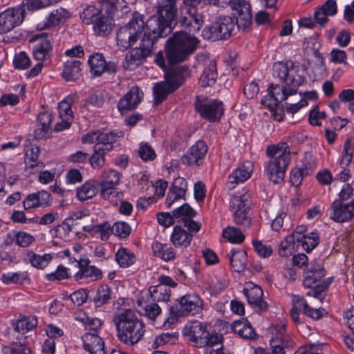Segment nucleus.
Returning <instances> with one entry per match:
<instances>
[{
  "instance_id": "20",
  "label": "nucleus",
  "mask_w": 354,
  "mask_h": 354,
  "mask_svg": "<svg viewBox=\"0 0 354 354\" xmlns=\"http://www.w3.org/2000/svg\"><path fill=\"white\" fill-rule=\"evenodd\" d=\"M207 152V146L203 140L197 141L181 158V161L187 165H200Z\"/></svg>"
},
{
  "instance_id": "15",
  "label": "nucleus",
  "mask_w": 354,
  "mask_h": 354,
  "mask_svg": "<svg viewBox=\"0 0 354 354\" xmlns=\"http://www.w3.org/2000/svg\"><path fill=\"white\" fill-rule=\"evenodd\" d=\"M24 9L9 8L0 13V34L7 33L19 26L24 19Z\"/></svg>"
},
{
  "instance_id": "43",
  "label": "nucleus",
  "mask_w": 354,
  "mask_h": 354,
  "mask_svg": "<svg viewBox=\"0 0 354 354\" xmlns=\"http://www.w3.org/2000/svg\"><path fill=\"white\" fill-rule=\"evenodd\" d=\"M152 250L156 257L160 258L165 261L173 260L176 257V253L171 247L160 242L153 243Z\"/></svg>"
},
{
  "instance_id": "35",
  "label": "nucleus",
  "mask_w": 354,
  "mask_h": 354,
  "mask_svg": "<svg viewBox=\"0 0 354 354\" xmlns=\"http://www.w3.org/2000/svg\"><path fill=\"white\" fill-rule=\"evenodd\" d=\"M217 78L216 64L214 61H209V63L203 69V73L199 78V84L202 87L213 86Z\"/></svg>"
},
{
  "instance_id": "19",
  "label": "nucleus",
  "mask_w": 354,
  "mask_h": 354,
  "mask_svg": "<svg viewBox=\"0 0 354 354\" xmlns=\"http://www.w3.org/2000/svg\"><path fill=\"white\" fill-rule=\"evenodd\" d=\"M233 10L238 13L236 25L239 30L248 31L252 25V13L250 4L246 0H237L233 4Z\"/></svg>"
},
{
  "instance_id": "30",
  "label": "nucleus",
  "mask_w": 354,
  "mask_h": 354,
  "mask_svg": "<svg viewBox=\"0 0 354 354\" xmlns=\"http://www.w3.org/2000/svg\"><path fill=\"white\" fill-rule=\"evenodd\" d=\"M92 24L95 34L97 36L104 37L111 32L113 27V19L109 15L101 12Z\"/></svg>"
},
{
  "instance_id": "36",
  "label": "nucleus",
  "mask_w": 354,
  "mask_h": 354,
  "mask_svg": "<svg viewBox=\"0 0 354 354\" xmlns=\"http://www.w3.org/2000/svg\"><path fill=\"white\" fill-rule=\"evenodd\" d=\"M230 264L235 272H241L247 267V253L243 250H231L228 255Z\"/></svg>"
},
{
  "instance_id": "48",
  "label": "nucleus",
  "mask_w": 354,
  "mask_h": 354,
  "mask_svg": "<svg viewBox=\"0 0 354 354\" xmlns=\"http://www.w3.org/2000/svg\"><path fill=\"white\" fill-rule=\"evenodd\" d=\"M111 299V290L108 285L103 284L100 286L93 299L95 307L99 308L109 303Z\"/></svg>"
},
{
  "instance_id": "51",
  "label": "nucleus",
  "mask_w": 354,
  "mask_h": 354,
  "mask_svg": "<svg viewBox=\"0 0 354 354\" xmlns=\"http://www.w3.org/2000/svg\"><path fill=\"white\" fill-rule=\"evenodd\" d=\"M138 304L141 308L142 315L151 321H155L160 315L161 308L156 303H151L142 306L141 302L138 301Z\"/></svg>"
},
{
  "instance_id": "11",
  "label": "nucleus",
  "mask_w": 354,
  "mask_h": 354,
  "mask_svg": "<svg viewBox=\"0 0 354 354\" xmlns=\"http://www.w3.org/2000/svg\"><path fill=\"white\" fill-rule=\"evenodd\" d=\"M234 19L229 16H221L209 27L203 30V36L214 41L228 39L234 29Z\"/></svg>"
},
{
  "instance_id": "54",
  "label": "nucleus",
  "mask_w": 354,
  "mask_h": 354,
  "mask_svg": "<svg viewBox=\"0 0 354 354\" xmlns=\"http://www.w3.org/2000/svg\"><path fill=\"white\" fill-rule=\"evenodd\" d=\"M174 217L180 218L182 222L189 218H193L196 215V212L187 203L183 204L180 207L173 211Z\"/></svg>"
},
{
  "instance_id": "50",
  "label": "nucleus",
  "mask_w": 354,
  "mask_h": 354,
  "mask_svg": "<svg viewBox=\"0 0 354 354\" xmlns=\"http://www.w3.org/2000/svg\"><path fill=\"white\" fill-rule=\"evenodd\" d=\"M77 99V97L76 95H68L64 100L59 103L58 110L60 118H66V119H73V111L71 110V105Z\"/></svg>"
},
{
  "instance_id": "10",
  "label": "nucleus",
  "mask_w": 354,
  "mask_h": 354,
  "mask_svg": "<svg viewBox=\"0 0 354 354\" xmlns=\"http://www.w3.org/2000/svg\"><path fill=\"white\" fill-rule=\"evenodd\" d=\"M251 205V196L247 192L234 195L230 201V209L233 212L234 221L237 225L249 227L251 219L248 211Z\"/></svg>"
},
{
  "instance_id": "5",
  "label": "nucleus",
  "mask_w": 354,
  "mask_h": 354,
  "mask_svg": "<svg viewBox=\"0 0 354 354\" xmlns=\"http://www.w3.org/2000/svg\"><path fill=\"white\" fill-rule=\"evenodd\" d=\"M266 154L270 158L265 165L267 176L274 183H281L291 158L289 146L286 142L270 145L266 148Z\"/></svg>"
},
{
  "instance_id": "61",
  "label": "nucleus",
  "mask_w": 354,
  "mask_h": 354,
  "mask_svg": "<svg viewBox=\"0 0 354 354\" xmlns=\"http://www.w3.org/2000/svg\"><path fill=\"white\" fill-rule=\"evenodd\" d=\"M346 53L339 48H333L330 53V61L335 64H347Z\"/></svg>"
},
{
  "instance_id": "45",
  "label": "nucleus",
  "mask_w": 354,
  "mask_h": 354,
  "mask_svg": "<svg viewBox=\"0 0 354 354\" xmlns=\"http://www.w3.org/2000/svg\"><path fill=\"white\" fill-rule=\"evenodd\" d=\"M315 168L314 164H310L309 166L305 165L302 168L292 169L290 177L292 185L296 187L300 185L304 177L311 175Z\"/></svg>"
},
{
  "instance_id": "12",
  "label": "nucleus",
  "mask_w": 354,
  "mask_h": 354,
  "mask_svg": "<svg viewBox=\"0 0 354 354\" xmlns=\"http://www.w3.org/2000/svg\"><path fill=\"white\" fill-rule=\"evenodd\" d=\"M120 180V174L114 169H111L102 173L100 188V195L104 199L113 203L114 198L122 196V193L115 189Z\"/></svg>"
},
{
  "instance_id": "28",
  "label": "nucleus",
  "mask_w": 354,
  "mask_h": 354,
  "mask_svg": "<svg viewBox=\"0 0 354 354\" xmlns=\"http://www.w3.org/2000/svg\"><path fill=\"white\" fill-rule=\"evenodd\" d=\"M69 12L63 8L53 10L46 17V20L39 23L37 28L39 30H45L55 28L61 23H64L69 17Z\"/></svg>"
},
{
  "instance_id": "14",
  "label": "nucleus",
  "mask_w": 354,
  "mask_h": 354,
  "mask_svg": "<svg viewBox=\"0 0 354 354\" xmlns=\"http://www.w3.org/2000/svg\"><path fill=\"white\" fill-rule=\"evenodd\" d=\"M202 299L195 294H187L180 298L172 307L177 316H187L199 313L203 307Z\"/></svg>"
},
{
  "instance_id": "7",
  "label": "nucleus",
  "mask_w": 354,
  "mask_h": 354,
  "mask_svg": "<svg viewBox=\"0 0 354 354\" xmlns=\"http://www.w3.org/2000/svg\"><path fill=\"white\" fill-rule=\"evenodd\" d=\"M184 335L188 337V340L198 348L208 350L219 346L222 343V336L216 333H210L206 327L200 322L195 321L187 325L184 328Z\"/></svg>"
},
{
  "instance_id": "44",
  "label": "nucleus",
  "mask_w": 354,
  "mask_h": 354,
  "mask_svg": "<svg viewBox=\"0 0 354 354\" xmlns=\"http://www.w3.org/2000/svg\"><path fill=\"white\" fill-rule=\"evenodd\" d=\"M115 259L121 268H128L136 261L135 254L126 248H120L115 254Z\"/></svg>"
},
{
  "instance_id": "56",
  "label": "nucleus",
  "mask_w": 354,
  "mask_h": 354,
  "mask_svg": "<svg viewBox=\"0 0 354 354\" xmlns=\"http://www.w3.org/2000/svg\"><path fill=\"white\" fill-rule=\"evenodd\" d=\"M13 64L16 68L24 70L30 66V59L25 52L22 51L15 55Z\"/></svg>"
},
{
  "instance_id": "64",
  "label": "nucleus",
  "mask_w": 354,
  "mask_h": 354,
  "mask_svg": "<svg viewBox=\"0 0 354 354\" xmlns=\"http://www.w3.org/2000/svg\"><path fill=\"white\" fill-rule=\"evenodd\" d=\"M87 298V292L84 289H80L70 295L71 301L77 306L83 305L86 301Z\"/></svg>"
},
{
  "instance_id": "37",
  "label": "nucleus",
  "mask_w": 354,
  "mask_h": 354,
  "mask_svg": "<svg viewBox=\"0 0 354 354\" xmlns=\"http://www.w3.org/2000/svg\"><path fill=\"white\" fill-rule=\"evenodd\" d=\"M232 328L235 333H237L243 338L254 339L257 337V333L254 331V329L245 319L234 322Z\"/></svg>"
},
{
  "instance_id": "16",
  "label": "nucleus",
  "mask_w": 354,
  "mask_h": 354,
  "mask_svg": "<svg viewBox=\"0 0 354 354\" xmlns=\"http://www.w3.org/2000/svg\"><path fill=\"white\" fill-rule=\"evenodd\" d=\"M243 294L246 297L248 304L259 313L266 312L268 309V304L263 299V292L261 287L252 282L245 283Z\"/></svg>"
},
{
  "instance_id": "58",
  "label": "nucleus",
  "mask_w": 354,
  "mask_h": 354,
  "mask_svg": "<svg viewBox=\"0 0 354 354\" xmlns=\"http://www.w3.org/2000/svg\"><path fill=\"white\" fill-rule=\"evenodd\" d=\"M138 154L143 161L153 160L156 157L155 151L147 143L141 144L138 151Z\"/></svg>"
},
{
  "instance_id": "25",
  "label": "nucleus",
  "mask_w": 354,
  "mask_h": 354,
  "mask_svg": "<svg viewBox=\"0 0 354 354\" xmlns=\"http://www.w3.org/2000/svg\"><path fill=\"white\" fill-rule=\"evenodd\" d=\"M253 171V165L251 162H245L228 176L227 186L230 189H234L239 183H243L250 178Z\"/></svg>"
},
{
  "instance_id": "8",
  "label": "nucleus",
  "mask_w": 354,
  "mask_h": 354,
  "mask_svg": "<svg viewBox=\"0 0 354 354\" xmlns=\"http://www.w3.org/2000/svg\"><path fill=\"white\" fill-rule=\"evenodd\" d=\"M188 76H189V68L183 66L168 75L164 82L156 84L153 87L155 104L162 103L169 93L174 92L183 84L185 77Z\"/></svg>"
},
{
  "instance_id": "17",
  "label": "nucleus",
  "mask_w": 354,
  "mask_h": 354,
  "mask_svg": "<svg viewBox=\"0 0 354 354\" xmlns=\"http://www.w3.org/2000/svg\"><path fill=\"white\" fill-rule=\"evenodd\" d=\"M307 228L305 225L297 226L292 234L287 236L281 243L279 254L281 257H288L297 250L300 242L304 239Z\"/></svg>"
},
{
  "instance_id": "60",
  "label": "nucleus",
  "mask_w": 354,
  "mask_h": 354,
  "mask_svg": "<svg viewBox=\"0 0 354 354\" xmlns=\"http://www.w3.org/2000/svg\"><path fill=\"white\" fill-rule=\"evenodd\" d=\"M35 241L33 236L25 232H19L15 235V242L20 247H28Z\"/></svg>"
},
{
  "instance_id": "57",
  "label": "nucleus",
  "mask_w": 354,
  "mask_h": 354,
  "mask_svg": "<svg viewBox=\"0 0 354 354\" xmlns=\"http://www.w3.org/2000/svg\"><path fill=\"white\" fill-rule=\"evenodd\" d=\"M113 234L120 238H126L131 233L130 226L125 222H116L112 227Z\"/></svg>"
},
{
  "instance_id": "62",
  "label": "nucleus",
  "mask_w": 354,
  "mask_h": 354,
  "mask_svg": "<svg viewBox=\"0 0 354 354\" xmlns=\"http://www.w3.org/2000/svg\"><path fill=\"white\" fill-rule=\"evenodd\" d=\"M68 269L60 265L57 270L50 274H46V277L49 281H60L68 278Z\"/></svg>"
},
{
  "instance_id": "53",
  "label": "nucleus",
  "mask_w": 354,
  "mask_h": 354,
  "mask_svg": "<svg viewBox=\"0 0 354 354\" xmlns=\"http://www.w3.org/2000/svg\"><path fill=\"white\" fill-rule=\"evenodd\" d=\"M39 153L40 149L39 147L33 145L28 146L25 150L26 164H28L31 167L37 166L39 164L37 160Z\"/></svg>"
},
{
  "instance_id": "59",
  "label": "nucleus",
  "mask_w": 354,
  "mask_h": 354,
  "mask_svg": "<svg viewBox=\"0 0 354 354\" xmlns=\"http://www.w3.org/2000/svg\"><path fill=\"white\" fill-rule=\"evenodd\" d=\"M1 281L6 284L22 283L26 279L24 274L18 272H8L3 274L1 278Z\"/></svg>"
},
{
  "instance_id": "63",
  "label": "nucleus",
  "mask_w": 354,
  "mask_h": 354,
  "mask_svg": "<svg viewBox=\"0 0 354 354\" xmlns=\"http://www.w3.org/2000/svg\"><path fill=\"white\" fill-rule=\"evenodd\" d=\"M177 339V336L174 333H162L154 340L153 346L155 347H159L166 344H173Z\"/></svg>"
},
{
  "instance_id": "46",
  "label": "nucleus",
  "mask_w": 354,
  "mask_h": 354,
  "mask_svg": "<svg viewBox=\"0 0 354 354\" xmlns=\"http://www.w3.org/2000/svg\"><path fill=\"white\" fill-rule=\"evenodd\" d=\"M83 230L86 232L97 233L100 234L102 241H106L113 234L112 227L108 222H104L97 225H88L83 227Z\"/></svg>"
},
{
  "instance_id": "38",
  "label": "nucleus",
  "mask_w": 354,
  "mask_h": 354,
  "mask_svg": "<svg viewBox=\"0 0 354 354\" xmlns=\"http://www.w3.org/2000/svg\"><path fill=\"white\" fill-rule=\"evenodd\" d=\"M98 192V184L94 180H88L77 189V198L85 201L94 197Z\"/></svg>"
},
{
  "instance_id": "41",
  "label": "nucleus",
  "mask_w": 354,
  "mask_h": 354,
  "mask_svg": "<svg viewBox=\"0 0 354 354\" xmlns=\"http://www.w3.org/2000/svg\"><path fill=\"white\" fill-rule=\"evenodd\" d=\"M149 292L151 300L154 302L166 303L170 299L171 290L162 285L149 287Z\"/></svg>"
},
{
  "instance_id": "2",
  "label": "nucleus",
  "mask_w": 354,
  "mask_h": 354,
  "mask_svg": "<svg viewBox=\"0 0 354 354\" xmlns=\"http://www.w3.org/2000/svg\"><path fill=\"white\" fill-rule=\"evenodd\" d=\"M200 2L201 0H184L185 12L181 15L180 23L189 33L176 32L167 39L165 50L170 65L184 62L196 49L199 40L190 33L198 32L203 24V15L196 9Z\"/></svg>"
},
{
  "instance_id": "32",
  "label": "nucleus",
  "mask_w": 354,
  "mask_h": 354,
  "mask_svg": "<svg viewBox=\"0 0 354 354\" xmlns=\"http://www.w3.org/2000/svg\"><path fill=\"white\" fill-rule=\"evenodd\" d=\"M52 256L50 254L39 255L32 250H27L23 257L24 261L30 263L32 266L43 269L46 268L52 260Z\"/></svg>"
},
{
  "instance_id": "3",
  "label": "nucleus",
  "mask_w": 354,
  "mask_h": 354,
  "mask_svg": "<svg viewBox=\"0 0 354 354\" xmlns=\"http://www.w3.org/2000/svg\"><path fill=\"white\" fill-rule=\"evenodd\" d=\"M299 65L292 62H278L273 66V77L283 85L271 84L269 94L261 100V104L270 109L285 101L289 95L297 93L298 88L306 82V77L300 73Z\"/></svg>"
},
{
  "instance_id": "4",
  "label": "nucleus",
  "mask_w": 354,
  "mask_h": 354,
  "mask_svg": "<svg viewBox=\"0 0 354 354\" xmlns=\"http://www.w3.org/2000/svg\"><path fill=\"white\" fill-rule=\"evenodd\" d=\"M113 322L117 328L119 339L127 345L138 343L145 332L144 323L131 309L115 313Z\"/></svg>"
},
{
  "instance_id": "24",
  "label": "nucleus",
  "mask_w": 354,
  "mask_h": 354,
  "mask_svg": "<svg viewBox=\"0 0 354 354\" xmlns=\"http://www.w3.org/2000/svg\"><path fill=\"white\" fill-rule=\"evenodd\" d=\"M77 263L79 271L74 275L75 280L89 279L91 281H97L102 277V271L94 266H89L88 259L81 258L79 260L74 259Z\"/></svg>"
},
{
  "instance_id": "9",
  "label": "nucleus",
  "mask_w": 354,
  "mask_h": 354,
  "mask_svg": "<svg viewBox=\"0 0 354 354\" xmlns=\"http://www.w3.org/2000/svg\"><path fill=\"white\" fill-rule=\"evenodd\" d=\"M194 106L200 115L210 122L219 121L224 113L223 104L221 101L204 95L196 98Z\"/></svg>"
},
{
  "instance_id": "1",
  "label": "nucleus",
  "mask_w": 354,
  "mask_h": 354,
  "mask_svg": "<svg viewBox=\"0 0 354 354\" xmlns=\"http://www.w3.org/2000/svg\"><path fill=\"white\" fill-rule=\"evenodd\" d=\"M176 13V0H162L158 10V16H151L147 21V31L144 32L139 47L126 54L122 62L124 69H135L151 55L157 40L167 37L171 32V23Z\"/></svg>"
},
{
  "instance_id": "23",
  "label": "nucleus",
  "mask_w": 354,
  "mask_h": 354,
  "mask_svg": "<svg viewBox=\"0 0 354 354\" xmlns=\"http://www.w3.org/2000/svg\"><path fill=\"white\" fill-rule=\"evenodd\" d=\"M88 62L90 66L91 72L95 76H100L104 72L113 73L117 69L114 62H106L102 55L99 53L91 55Z\"/></svg>"
},
{
  "instance_id": "22",
  "label": "nucleus",
  "mask_w": 354,
  "mask_h": 354,
  "mask_svg": "<svg viewBox=\"0 0 354 354\" xmlns=\"http://www.w3.org/2000/svg\"><path fill=\"white\" fill-rule=\"evenodd\" d=\"M35 45L32 48V55L35 59L43 62L50 59L53 53V46L49 39L44 34L37 35L34 39Z\"/></svg>"
},
{
  "instance_id": "18",
  "label": "nucleus",
  "mask_w": 354,
  "mask_h": 354,
  "mask_svg": "<svg viewBox=\"0 0 354 354\" xmlns=\"http://www.w3.org/2000/svg\"><path fill=\"white\" fill-rule=\"evenodd\" d=\"M330 217L334 221H349L354 217V199L346 203L335 200L330 205Z\"/></svg>"
},
{
  "instance_id": "39",
  "label": "nucleus",
  "mask_w": 354,
  "mask_h": 354,
  "mask_svg": "<svg viewBox=\"0 0 354 354\" xmlns=\"http://www.w3.org/2000/svg\"><path fill=\"white\" fill-rule=\"evenodd\" d=\"M192 240V235L181 227L175 226L171 236V241L176 247L187 248Z\"/></svg>"
},
{
  "instance_id": "49",
  "label": "nucleus",
  "mask_w": 354,
  "mask_h": 354,
  "mask_svg": "<svg viewBox=\"0 0 354 354\" xmlns=\"http://www.w3.org/2000/svg\"><path fill=\"white\" fill-rule=\"evenodd\" d=\"M106 153L107 152L99 148L98 146H94L93 153L88 158L91 167L94 169H100L105 165V155Z\"/></svg>"
},
{
  "instance_id": "55",
  "label": "nucleus",
  "mask_w": 354,
  "mask_h": 354,
  "mask_svg": "<svg viewBox=\"0 0 354 354\" xmlns=\"http://www.w3.org/2000/svg\"><path fill=\"white\" fill-rule=\"evenodd\" d=\"M319 241L318 234L313 232L308 235H304V239L300 242V245L304 250L310 252L318 245Z\"/></svg>"
},
{
  "instance_id": "47",
  "label": "nucleus",
  "mask_w": 354,
  "mask_h": 354,
  "mask_svg": "<svg viewBox=\"0 0 354 354\" xmlns=\"http://www.w3.org/2000/svg\"><path fill=\"white\" fill-rule=\"evenodd\" d=\"M102 11L94 5H86L80 12V18L85 24H92Z\"/></svg>"
},
{
  "instance_id": "27",
  "label": "nucleus",
  "mask_w": 354,
  "mask_h": 354,
  "mask_svg": "<svg viewBox=\"0 0 354 354\" xmlns=\"http://www.w3.org/2000/svg\"><path fill=\"white\" fill-rule=\"evenodd\" d=\"M82 340L84 348L90 354H106L104 342L97 333L87 332Z\"/></svg>"
},
{
  "instance_id": "33",
  "label": "nucleus",
  "mask_w": 354,
  "mask_h": 354,
  "mask_svg": "<svg viewBox=\"0 0 354 354\" xmlns=\"http://www.w3.org/2000/svg\"><path fill=\"white\" fill-rule=\"evenodd\" d=\"M325 275L322 265L318 263L312 264L310 269L304 274L303 284L306 288H313L316 282L320 280Z\"/></svg>"
},
{
  "instance_id": "40",
  "label": "nucleus",
  "mask_w": 354,
  "mask_h": 354,
  "mask_svg": "<svg viewBox=\"0 0 354 354\" xmlns=\"http://www.w3.org/2000/svg\"><path fill=\"white\" fill-rule=\"evenodd\" d=\"M37 324L38 321L37 317L34 315H29L20 317L13 323V326L15 330L24 334L35 328Z\"/></svg>"
},
{
  "instance_id": "34",
  "label": "nucleus",
  "mask_w": 354,
  "mask_h": 354,
  "mask_svg": "<svg viewBox=\"0 0 354 354\" xmlns=\"http://www.w3.org/2000/svg\"><path fill=\"white\" fill-rule=\"evenodd\" d=\"M81 62L79 60H68L64 64L62 73L63 78L66 81H76L81 76Z\"/></svg>"
},
{
  "instance_id": "42",
  "label": "nucleus",
  "mask_w": 354,
  "mask_h": 354,
  "mask_svg": "<svg viewBox=\"0 0 354 354\" xmlns=\"http://www.w3.org/2000/svg\"><path fill=\"white\" fill-rule=\"evenodd\" d=\"M270 333L272 335L270 340H278L283 342L287 345L288 342H292L290 337L286 333V322L284 320L279 324H273L269 328Z\"/></svg>"
},
{
  "instance_id": "26",
  "label": "nucleus",
  "mask_w": 354,
  "mask_h": 354,
  "mask_svg": "<svg viewBox=\"0 0 354 354\" xmlns=\"http://www.w3.org/2000/svg\"><path fill=\"white\" fill-rule=\"evenodd\" d=\"M51 196L46 191H39L28 194L23 201V206L26 210L48 207L50 205Z\"/></svg>"
},
{
  "instance_id": "6",
  "label": "nucleus",
  "mask_w": 354,
  "mask_h": 354,
  "mask_svg": "<svg viewBox=\"0 0 354 354\" xmlns=\"http://www.w3.org/2000/svg\"><path fill=\"white\" fill-rule=\"evenodd\" d=\"M144 16L135 12L131 19L117 32L116 41L118 48L121 50H126L133 46L140 38L145 28H147Z\"/></svg>"
},
{
  "instance_id": "52",
  "label": "nucleus",
  "mask_w": 354,
  "mask_h": 354,
  "mask_svg": "<svg viewBox=\"0 0 354 354\" xmlns=\"http://www.w3.org/2000/svg\"><path fill=\"white\" fill-rule=\"evenodd\" d=\"M223 236L233 243H241L245 239V236L241 231L234 227H226L223 232Z\"/></svg>"
},
{
  "instance_id": "21",
  "label": "nucleus",
  "mask_w": 354,
  "mask_h": 354,
  "mask_svg": "<svg viewBox=\"0 0 354 354\" xmlns=\"http://www.w3.org/2000/svg\"><path fill=\"white\" fill-rule=\"evenodd\" d=\"M143 97L142 92L138 86L132 87L118 102V109L122 114L136 109Z\"/></svg>"
},
{
  "instance_id": "31",
  "label": "nucleus",
  "mask_w": 354,
  "mask_h": 354,
  "mask_svg": "<svg viewBox=\"0 0 354 354\" xmlns=\"http://www.w3.org/2000/svg\"><path fill=\"white\" fill-rule=\"evenodd\" d=\"M98 136V143H96L94 146H98L99 148L108 153L118 145V139L122 136V134L121 132L105 133L100 131Z\"/></svg>"
},
{
  "instance_id": "29",
  "label": "nucleus",
  "mask_w": 354,
  "mask_h": 354,
  "mask_svg": "<svg viewBox=\"0 0 354 354\" xmlns=\"http://www.w3.org/2000/svg\"><path fill=\"white\" fill-rule=\"evenodd\" d=\"M187 189V184L185 178L181 177L175 178L166 198L167 207H170L174 201L183 198Z\"/></svg>"
},
{
  "instance_id": "13",
  "label": "nucleus",
  "mask_w": 354,
  "mask_h": 354,
  "mask_svg": "<svg viewBox=\"0 0 354 354\" xmlns=\"http://www.w3.org/2000/svg\"><path fill=\"white\" fill-rule=\"evenodd\" d=\"M292 308L290 310V316L295 323H299V312L313 319L322 318L326 313L322 308H313L309 306L307 301L300 295H293L292 296Z\"/></svg>"
}]
</instances>
